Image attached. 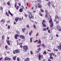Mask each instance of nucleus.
Here are the masks:
<instances>
[{
    "label": "nucleus",
    "mask_w": 61,
    "mask_h": 61,
    "mask_svg": "<svg viewBox=\"0 0 61 61\" xmlns=\"http://www.w3.org/2000/svg\"><path fill=\"white\" fill-rule=\"evenodd\" d=\"M38 7L39 8H41L42 7V5L40 3H38Z\"/></svg>",
    "instance_id": "nucleus-10"
},
{
    "label": "nucleus",
    "mask_w": 61,
    "mask_h": 61,
    "mask_svg": "<svg viewBox=\"0 0 61 61\" xmlns=\"http://www.w3.org/2000/svg\"><path fill=\"white\" fill-rule=\"evenodd\" d=\"M47 51H49V52H51V51H50L49 50H47Z\"/></svg>",
    "instance_id": "nucleus-61"
},
{
    "label": "nucleus",
    "mask_w": 61,
    "mask_h": 61,
    "mask_svg": "<svg viewBox=\"0 0 61 61\" xmlns=\"http://www.w3.org/2000/svg\"><path fill=\"white\" fill-rule=\"evenodd\" d=\"M45 15V17L46 18H47V15Z\"/></svg>",
    "instance_id": "nucleus-59"
},
{
    "label": "nucleus",
    "mask_w": 61,
    "mask_h": 61,
    "mask_svg": "<svg viewBox=\"0 0 61 61\" xmlns=\"http://www.w3.org/2000/svg\"><path fill=\"white\" fill-rule=\"evenodd\" d=\"M19 36L18 34H16L15 36V38L16 39H17L18 38V37Z\"/></svg>",
    "instance_id": "nucleus-9"
},
{
    "label": "nucleus",
    "mask_w": 61,
    "mask_h": 61,
    "mask_svg": "<svg viewBox=\"0 0 61 61\" xmlns=\"http://www.w3.org/2000/svg\"><path fill=\"white\" fill-rule=\"evenodd\" d=\"M57 18V20H58V21H61V19L60 18H59V17L57 16V17H55V20H54V22H55V21H56Z\"/></svg>",
    "instance_id": "nucleus-5"
},
{
    "label": "nucleus",
    "mask_w": 61,
    "mask_h": 61,
    "mask_svg": "<svg viewBox=\"0 0 61 61\" xmlns=\"http://www.w3.org/2000/svg\"><path fill=\"white\" fill-rule=\"evenodd\" d=\"M8 59V57H5V58L4 60H7Z\"/></svg>",
    "instance_id": "nucleus-32"
},
{
    "label": "nucleus",
    "mask_w": 61,
    "mask_h": 61,
    "mask_svg": "<svg viewBox=\"0 0 61 61\" xmlns=\"http://www.w3.org/2000/svg\"><path fill=\"white\" fill-rule=\"evenodd\" d=\"M7 4H8V5H10V2H7Z\"/></svg>",
    "instance_id": "nucleus-34"
},
{
    "label": "nucleus",
    "mask_w": 61,
    "mask_h": 61,
    "mask_svg": "<svg viewBox=\"0 0 61 61\" xmlns=\"http://www.w3.org/2000/svg\"><path fill=\"white\" fill-rule=\"evenodd\" d=\"M0 10H2V11H3V9L2 7H0Z\"/></svg>",
    "instance_id": "nucleus-37"
},
{
    "label": "nucleus",
    "mask_w": 61,
    "mask_h": 61,
    "mask_svg": "<svg viewBox=\"0 0 61 61\" xmlns=\"http://www.w3.org/2000/svg\"><path fill=\"white\" fill-rule=\"evenodd\" d=\"M19 6H17L16 8V9H17V10H18V9H19Z\"/></svg>",
    "instance_id": "nucleus-31"
},
{
    "label": "nucleus",
    "mask_w": 61,
    "mask_h": 61,
    "mask_svg": "<svg viewBox=\"0 0 61 61\" xmlns=\"http://www.w3.org/2000/svg\"><path fill=\"white\" fill-rule=\"evenodd\" d=\"M48 61H52L51 60H50V59H48Z\"/></svg>",
    "instance_id": "nucleus-60"
},
{
    "label": "nucleus",
    "mask_w": 61,
    "mask_h": 61,
    "mask_svg": "<svg viewBox=\"0 0 61 61\" xmlns=\"http://www.w3.org/2000/svg\"><path fill=\"white\" fill-rule=\"evenodd\" d=\"M48 4V5H49V6H50V4H51L50 2V1L49 2Z\"/></svg>",
    "instance_id": "nucleus-40"
},
{
    "label": "nucleus",
    "mask_w": 61,
    "mask_h": 61,
    "mask_svg": "<svg viewBox=\"0 0 61 61\" xmlns=\"http://www.w3.org/2000/svg\"><path fill=\"white\" fill-rule=\"evenodd\" d=\"M33 32V30H31L30 32V33H29V35L30 36H31V34H32V33Z\"/></svg>",
    "instance_id": "nucleus-15"
},
{
    "label": "nucleus",
    "mask_w": 61,
    "mask_h": 61,
    "mask_svg": "<svg viewBox=\"0 0 61 61\" xmlns=\"http://www.w3.org/2000/svg\"><path fill=\"white\" fill-rule=\"evenodd\" d=\"M5 20L2 19L1 20L0 23H2V24H3V23L4 24V23H5Z\"/></svg>",
    "instance_id": "nucleus-11"
},
{
    "label": "nucleus",
    "mask_w": 61,
    "mask_h": 61,
    "mask_svg": "<svg viewBox=\"0 0 61 61\" xmlns=\"http://www.w3.org/2000/svg\"><path fill=\"white\" fill-rule=\"evenodd\" d=\"M16 32L17 34H19V32L18 30H16Z\"/></svg>",
    "instance_id": "nucleus-44"
},
{
    "label": "nucleus",
    "mask_w": 61,
    "mask_h": 61,
    "mask_svg": "<svg viewBox=\"0 0 61 61\" xmlns=\"http://www.w3.org/2000/svg\"><path fill=\"white\" fill-rule=\"evenodd\" d=\"M26 26L27 28H28L29 27V25H26Z\"/></svg>",
    "instance_id": "nucleus-57"
},
{
    "label": "nucleus",
    "mask_w": 61,
    "mask_h": 61,
    "mask_svg": "<svg viewBox=\"0 0 61 61\" xmlns=\"http://www.w3.org/2000/svg\"><path fill=\"white\" fill-rule=\"evenodd\" d=\"M50 56H51L52 55H54V53H50Z\"/></svg>",
    "instance_id": "nucleus-23"
},
{
    "label": "nucleus",
    "mask_w": 61,
    "mask_h": 61,
    "mask_svg": "<svg viewBox=\"0 0 61 61\" xmlns=\"http://www.w3.org/2000/svg\"><path fill=\"white\" fill-rule=\"evenodd\" d=\"M8 12L9 14L11 16H13V14L11 13V12H10V10H9L8 11Z\"/></svg>",
    "instance_id": "nucleus-19"
},
{
    "label": "nucleus",
    "mask_w": 61,
    "mask_h": 61,
    "mask_svg": "<svg viewBox=\"0 0 61 61\" xmlns=\"http://www.w3.org/2000/svg\"><path fill=\"white\" fill-rule=\"evenodd\" d=\"M38 56L39 60H41L40 58H43V55H41V54L40 53H39V54Z\"/></svg>",
    "instance_id": "nucleus-4"
},
{
    "label": "nucleus",
    "mask_w": 61,
    "mask_h": 61,
    "mask_svg": "<svg viewBox=\"0 0 61 61\" xmlns=\"http://www.w3.org/2000/svg\"><path fill=\"white\" fill-rule=\"evenodd\" d=\"M19 11L20 12H23V9H20L19 10Z\"/></svg>",
    "instance_id": "nucleus-24"
},
{
    "label": "nucleus",
    "mask_w": 61,
    "mask_h": 61,
    "mask_svg": "<svg viewBox=\"0 0 61 61\" xmlns=\"http://www.w3.org/2000/svg\"><path fill=\"white\" fill-rule=\"evenodd\" d=\"M43 26L44 27H46V24L45 23H42V24Z\"/></svg>",
    "instance_id": "nucleus-14"
},
{
    "label": "nucleus",
    "mask_w": 61,
    "mask_h": 61,
    "mask_svg": "<svg viewBox=\"0 0 61 61\" xmlns=\"http://www.w3.org/2000/svg\"><path fill=\"white\" fill-rule=\"evenodd\" d=\"M56 37H58V35L57 34H56Z\"/></svg>",
    "instance_id": "nucleus-63"
},
{
    "label": "nucleus",
    "mask_w": 61,
    "mask_h": 61,
    "mask_svg": "<svg viewBox=\"0 0 61 61\" xmlns=\"http://www.w3.org/2000/svg\"><path fill=\"white\" fill-rule=\"evenodd\" d=\"M39 52L37 50L35 51V52L37 54H38V53H39Z\"/></svg>",
    "instance_id": "nucleus-25"
},
{
    "label": "nucleus",
    "mask_w": 61,
    "mask_h": 61,
    "mask_svg": "<svg viewBox=\"0 0 61 61\" xmlns=\"http://www.w3.org/2000/svg\"><path fill=\"white\" fill-rule=\"evenodd\" d=\"M38 36V33H37L36 35V36Z\"/></svg>",
    "instance_id": "nucleus-53"
},
{
    "label": "nucleus",
    "mask_w": 61,
    "mask_h": 61,
    "mask_svg": "<svg viewBox=\"0 0 61 61\" xmlns=\"http://www.w3.org/2000/svg\"><path fill=\"white\" fill-rule=\"evenodd\" d=\"M7 60H11V59L8 57V59H7Z\"/></svg>",
    "instance_id": "nucleus-50"
},
{
    "label": "nucleus",
    "mask_w": 61,
    "mask_h": 61,
    "mask_svg": "<svg viewBox=\"0 0 61 61\" xmlns=\"http://www.w3.org/2000/svg\"><path fill=\"white\" fill-rule=\"evenodd\" d=\"M41 11L42 12V13H44V10H43V9H41Z\"/></svg>",
    "instance_id": "nucleus-30"
},
{
    "label": "nucleus",
    "mask_w": 61,
    "mask_h": 61,
    "mask_svg": "<svg viewBox=\"0 0 61 61\" xmlns=\"http://www.w3.org/2000/svg\"><path fill=\"white\" fill-rule=\"evenodd\" d=\"M16 56H15L13 57V60H15V59H16Z\"/></svg>",
    "instance_id": "nucleus-22"
},
{
    "label": "nucleus",
    "mask_w": 61,
    "mask_h": 61,
    "mask_svg": "<svg viewBox=\"0 0 61 61\" xmlns=\"http://www.w3.org/2000/svg\"><path fill=\"white\" fill-rule=\"evenodd\" d=\"M15 21L16 22H17L18 21V18L17 17H16L15 18Z\"/></svg>",
    "instance_id": "nucleus-16"
},
{
    "label": "nucleus",
    "mask_w": 61,
    "mask_h": 61,
    "mask_svg": "<svg viewBox=\"0 0 61 61\" xmlns=\"http://www.w3.org/2000/svg\"><path fill=\"white\" fill-rule=\"evenodd\" d=\"M46 30L45 28H43L42 29V31H46Z\"/></svg>",
    "instance_id": "nucleus-36"
},
{
    "label": "nucleus",
    "mask_w": 61,
    "mask_h": 61,
    "mask_svg": "<svg viewBox=\"0 0 61 61\" xmlns=\"http://www.w3.org/2000/svg\"><path fill=\"white\" fill-rule=\"evenodd\" d=\"M2 40H4V37L3 36H2Z\"/></svg>",
    "instance_id": "nucleus-48"
},
{
    "label": "nucleus",
    "mask_w": 61,
    "mask_h": 61,
    "mask_svg": "<svg viewBox=\"0 0 61 61\" xmlns=\"http://www.w3.org/2000/svg\"><path fill=\"white\" fill-rule=\"evenodd\" d=\"M29 18L30 19H33L34 18V17L32 16V15L31 14H30L29 15Z\"/></svg>",
    "instance_id": "nucleus-6"
},
{
    "label": "nucleus",
    "mask_w": 61,
    "mask_h": 61,
    "mask_svg": "<svg viewBox=\"0 0 61 61\" xmlns=\"http://www.w3.org/2000/svg\"><path fill=\"white\" fill-rule=\"evenodd\" d=\"M37 50L39 52V51L41 50V49H40V48H39Z\"/></svg>",
    "instance_id": "nucleus-41"
},
{
    "label": "nucleus",
    "mask_w": 61,
    "mask_h": 61,
    "mask_svg": "<svg viewBox=\"0 0 61 61\" xmlns=\"http://www.w3.org/2000/svg\"><path fill=\"white\" fill-rule=\"evenodd\" d=\"M16 4H17V2H16L15 4V7H16Z\"/></svg>",
    "instance_id": "nucleus-47"
},
{
    "label": "nucleus",
    "mask_w": 61,
    "mask_h": 61,
    "mask_svg": "<svg viewBox=\"0 0 61 61\" xmlns=\"http://www.w3.org/2000/svg\"><path fill=\"white\" fill-rule=\"evenodd\" d=\"M19 45L20 46H21L22 45V43H19Z\"/></svg>",
    "instance_id": "nucleus-58"
},
{
    "label": "nucleus",
    "mask_w": 61,
    "mask_h": 61,
    "mask_svg": "<svg viewBox=\"0 0 61 61\" xmlns=\"http://www.w3.org/2000/svg\"><path fill=\"white\" fill-rule=\"evenodd\" d=\"M39 15L41 16H42V14L41 12L39 13Z\"/></svg>",
    "instance_id": "nucleus-39"
},
{
    "label": "nucleus",
    "mask_w": 61,
    "mask_h": 61,
    "mask_svg": "<svg viewBox=\"0 0 61 61\" xmlns=\"http://www.w3.org/2000/svg\"><path fill=\"white\" fill-rule=\"evenodd\" d=\"M7 42L8 44V45L10 46V42H11L10 41H9V40H7Z\"/></svg>",
    "instance_id": "nucleus-12"
},
{
    "label": "nucleus",
    "mask_w": 61,
    "mask_h": 61,
    "mask_svg": "<svg viewBox=\"0 0 61 61\" xmlns=\"http://www.w3.org/2000/svg\"><path fill=\"white\" fill-rule=\"evenodd\" d=\"M20 47L21 48H22V45H20Z\"/></svg>",
    "instance_id": "nucleus-64"
},
{
    "label": "nucleus",
    "mask_w": 61,
    "mask_h": 61,
    "mask_svg": "<svg viewBox=\"0 0 61 61\" xmlns=\"http://www.w3.org/2000/svg\"><path fill=\"white\" fill-rule=\"evenodd\" d=\"M17 60L18 61H19V57L17 58Z\"/></svg>",
    "instance_id": "nucleus-49"
},
{
    "label": "nucleus",
    "mask_w": 61,
    "mask_h": 61,
    "mask_svg": "<svg viewBox=\"0 0 61 61\" xmlns=\"http://www.w3.org/2000/svg\"><path fill=\"white\" fill-rule=\"evenodd\" d=\"M47 53H46V51H44L43 53V54H44V55H45Z\"/></svg>",
    "instance_id": "nucleus-18"
},
{
    "label": "nucleus",
    "mask_w": 61,
    "mask_h": 61,
    "mask_svg": "<svg viewBox=\"0 0 61 61\" xmlns=\"http://www.w3.org/2000/svg\"><path fill=\"white\" fill-rule=\"evenodd\" d=\"M48 32L49 33H50V30H48Z\"/></svg>",
    "instance_id": "nucleus-62"
},
{
    "label": "nucleus",
    "mask_w": 61,
    "mask_h": 61,
    "mask_svg": "<svg viewBox=\"0 0 61 61\" xmlns=\"http://www.w3.org/2000/svg\"><path fill=\"white\" fill-rule=\"evenodd\" d=\"M33 27L35 29H36V25H33Z\"/></svg>",
    "instance_id": "nucleus-43"
},
{
    "label": "nucleus",
    "mask_w": 61,
    "mask_h": 61,
    "mask_svg": "<svg viewBox=\"0 0 61 61\" xmlns=\"http://www.w3.org/2000/svg\"><path fill=\"white\" fill-rule=\"evenodd\" d=\"M41 43V41L40 40H39L38 42V44Z\"/></svg>",
    "instance_id": "nucleus-29"
},
{
    "label": "nucleus",
    "mask_w": 61,
    "mask_h": 61,
    "mask_svg": "<svg viewBox=\"0 0 61 61\" xmlns=\"http://www.w3.org/2000/svg\"><path fill=\"white\" fill-rule=\"evenodd\" d=\"M21 8L22 9H24V6H22Z\"/></svg>",
    "instance_id": "nucleus-51"
},
{
    "label": "nucleus",
    "mask_w": 61,
    "mask_h": 61,
    "mask_svg": "<svg viewBox=\"0 0 61 61\" xmlns=\"http://www.w3.org/2000/svg\"><path fill=\"white\" fill-rule=\"evenodd\" d=\"M23 48L24 49L23 50L24 51V52H26L27 50H28V47L26 46H23Z\"/></svg>",
    "instance_id": "nucleus-2"
},
{
    "label": "nucleus",
    "mask_w": 61,
    "mask_h": 61,
    "mask_svg": "<svg viewBox=\"0 0 61 61\" xmlns=\"http://www.w3.org/2000/svg\"><path fill=\"white\" fill-rule=\"evenodd\" d=\"M46 23V21L45 20H42V24H45Z\"/></svg>",
    "instance_id": "nucleus-20"
},
{
    "label": "nucleus",
    "mask_w": 61,
    "mask_h": 61,
    "mask_svg": "<svg viewBox=\"0 0 61 61\" xmlns=\"http://www.w3.org/2000/svg\"><path fill=\"white\" fill-rule=\"evenodd\" d=\"M45 12L46 14H48V10H45Z\"/></svg>",
    "instance_id": "nucleus-26"
},
{
    "label": "nucleus",
    "mask_w": 61,
    "mask_h": 61,
    "mask_svg": "<svg viewBox=\"0 0 61 61\" xmlns=\"http://www.w3.org/2000/svg\"><path fill=\"white\" fill-rule=\"evenodd\" d=\"M38 2H39L40 3H41V0H38Z\"/></svg>",
    "instance_id": "nucleus-55"
},
{
    "label": "nucleus",
    "mask_w": 61,
    "mask_h": 61,
    "mask_svg": "<svg viewBox=\"0 0 61 61\" xmlns=\"http://www.w3.org/2000/svg\"><path fill=\"white\" fill-rule=\"evenodd\" d=\"M32 39H33V37H32L31 38H30V43H32Z\"/></svg>",
    "instance_id": "nucleus-21"
},
{
    "label": "nucleus",
    "mask_w": 61,
    "mask_h": 61,
    "mask_svg": "<svg viewBox=\"0 0 61 61\" xmlns=\"http://www.w3.org/2000/svg\"><path fill=\"white\" fill-rule=\"evenodd\" d=\"M10 25H8V27H7V28H8V29H10Z\"/></svg>",
    "instance_id": "nucleus-46"
},
{
    "label": "nucleus",
    "mask_w": 61,
    "mask_h": 61,
    "mask_svg": "<svg viewBox=\"0 0 61 61\" xmlns=\"http://www.w3.org/2000/svg\"><path fill=\"white\" fill-rule=\"evenodd\" d=\"M50 59H53V57L52 56H50Z\"/></svg>",
    "instance_id": "nucleus-33"
},
{
    "label": "nucleus",
    "mask_w": 61,
    "mask_h": 61,
    "mask_svg": "<svg viewBox=\"0 0 61 61\" xmlns=\"http://www.w3.org/2000/svg\"><path fill=\"white\" fill-rule=\"evenodd\" d=\"M30 53L31 55H33V51H30Z\"/></svg>",
    "instance_id": "nucleus-35"
},
{
    "label": "nucleus",
    "mask_w": 61,
    "mask_h": 61,
    "mask_svg": "<svg viewBox=\"0 0 61 61\" xmlns=\"http://www.w3.org/2000/svg\"><path fill=\"white\" fill-rule=\"evenodd\" d=\"M42 46H43V47H44V48H45V47H46V46H45V45L44 44H42L41 45Z\"/></svg>",
    "instance_id": "nucleus-28"
},
{
    "label": "nucleus",
    "mask_w": 61,
    "mask_h": 61,
    "mask_svg": "<svg viewBox=\"0 0 61 61\" xmlns=\"http://www.w3.org/2000/svg\"><path fill=\"white\" fill-rule=\"evenodd\" d=\"M56 28L58 31H61V28L60 27L59 25H57L56 27Z\"/></svg>",
    "instance_id": "nucleus-3"
},
{
    "label": "nucleus",
    "mask_w": 61,
    "mask_h": 61,
    "mask_svg": "<svg viewBox=\"0 0 61 61\" xmlns=\"http://www.w3.org/2000/svg\"><path fill=\"white\" fill-rule=\"evenodd\" d=\"M29 61V59L28 58H26L24 61Z\"/></svg>",
    "instance_id": "nucleus-17"
},
{
    "label": "nucleus",
    "mask_w": 61,
    "mask_h": 61,
    "mask_svg": "<svg viewBox=\"0 0 61 61\" xmlns=\"http://www.w3.org/2000/svg\"><path fill=\"white\" fill-rule=\"evenodd\" d=\"M19 21H21V20H22V19L21 18H19Z\"/></svg>",
    "instance_id": "nucleus-54"
},
{
    "label": "nucleus",
    "mask_w": 61,
    "mask_h": 61,
    "mask_svg": "<svg viewBox=\"0 0 61 61\" xmlns=\"http://www.w3.org/2000/svg\"><path fill=\"white\" fill-rule=\"evenodd\" d=\"M13 53L14 54H15V51H13Z\"/></svg>",
    "instance_id": "nucleus-52"
},
{
    "label": "nucleus",
    "mask_w": 61,
    "mask_h": 61,
    "mask_svg": "<svg viewBox=\"0 0 61 61\" xmlns=\"http://www.w3.org/2000/svg\"><path fill=\"white\" fill-rule=\"evenodd\" d=\"M28 12L29 14H32V12H30V11H28Z\"/></svg>",
    "instance_id": "nucleus-45"
},
{
    "label": "nucleus",
    "mask_w": 61,
    "mask_h": 61,
    "mask_svg": "<svg viewBox=\"0 0 61 61\" xmlns=\"http://www.w3.org/2000/svg\"><path fill=\"white\" fill-rule=\"evenodd\" d=\"M56 24H58V23H59V21H56Z\"/></svg>",
    "instance_id": "nucleus-56"
},
{
    "label": "nucleus",
    "mask_w": 61,
    "mask_h": 61,
    "mask_svg": "<svg viewBox=\"0 0 61 61\" xmlns=\"http://www.w3.org/2000/svg\"><path fill=\"white\" fill-rule=\"evenodd\" d=\"M37 41H38V40H36L35 41H34L33 42H34V43H36Z\"/></svg>",
    "instance_id": "nucleus-38"
},
{
    "label": "nucleus",
    "mask_w": 61,
    "mask_h": 61,
    "mask_svg": "<svg viewBox=\"0 0 61 61\" xmlns=\"http://www.w3.org/2000/svg\"><path fill=\"white\" fill-rule=\"evenodd\" d=\"M8 46H7V45H6L5 46V48H6V49H7V48H8Z\"/></svg>",
    "instance_id": "nucleus-42"
},
{
    "label": "nucleus",
    "mask_w": 61,
    "mask_h": 61,
    "mask_svg": "<svg viewBox=\"0 0 61 61\" xmlns=\"http://www.w3.org/2000/svg\"><path fill=\"white\" fill-rule=\"evenodd\" d=\"M57 48L59 50H61V43H60L59 46H58Z\"/></svg>",
    "instance_id": "nucleus-7"
},
{
    "label": "nucleus",
    "mask_w": 61,
    "mask_h": 61,
    "mask_svg": "<svg viewBox=\"0 0 61 61\" xmlns=\"http://www.w3.org/2000/svg\"><path fill=\"white\" fill-rule=\"evenodd\" d=\"M20 37L22 39H24V36H23V35H20Z\"/></svg>",
    "instance_id": "nucleus-13"
},
{
    "label": "nucleus",
    "mask_w": 61,
    "mask_h": 61,
    "mask_svg": "<svg viewBox=\"0 0 61 61\" xmlns=\"http://www.w3.org/2000/svg\"><path fill=\"white\" fill-rule=\"evenodd\" d=\"M50 20H49V23L50 24H51L50 25V27H52L54 25V24L53 23H52V18H51V16H50Z\"/></svg>",
    "instance_id": "nucleus-1"
},
{
    "label": "nucleus",
    "mask_w": 61,
    "mask_h": 61,
    "mask_svg": "<svg viewBox=\"0 0 61 61\" xmlns=\"http://www.w3.org/2000/svg\"><path fill=\"white\" fill-rule=\"evenodd\" d=\"M15 51L16 53H20V50L19 49L15 50Z\"/></svg>",
    "instance_id": "nucleus-8"
},
{
    "label": "nucleus",
    "mask_w": 61,
    "mask_h": 61,
    "mask_svg": "<svg viewBox=\"0 0 61 61\" xmlns=\"http://www.w3.org/2000/svg\"><path fill=\"white\" fill-rule=\"evenodd\" d=\"M25 30V28H24L23 29H22V31L23 32H24Z\"/></svg>",
    "instance_id": "nucleus-27"
}]
</instances>
